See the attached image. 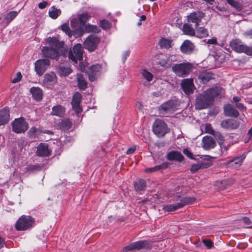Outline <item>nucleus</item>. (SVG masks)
Segmentation results:
<instances>
[{
  "mask_svg": "<svg viewBox=\"0 0 252 252\" xmlns=\"http://www.w3.org/2000/svg\"><path fill=\"white\" fill-rule=\"evenodd\" d=\"M192 67L190 63H184L174 65L172 67V69L178 76L184 77L190 72Z\"/></svg>",
  "mask_w": 252,
  "mask_h": 252,
  "instance_id": "obj_3",
  "label": "nucleus"
},
{
  "mask_svg": "<svg viewBox=\"0 0 252 252\" xmlns=\"http://www.w3.org/2000/svg\"><path fill=\"white\" fill-rule=\"evenodd\" d=\"M242 220L246 224L250 225L252 223L250 219L248 217H244Z\"/></svg>",
  "mask_w": 252,
  "mask_h": 252,
  "instance_id": "obj_63",
  "label": "nucleus"
},
{
  "mask_svg": "<svg viewBox=\"0 0 252 252\" xmlns=\"http://www.w3.org/2000/svg\"><path fill=\"white\" fill-rule=\"evenodd\" d=\"M90 18V16L87 12L83 13L79 16V20L80 23V27H84L85 23Z\"/></svg>",
  "mask_w": 252,
  "mask_h": 252,
  "instance_id": "obj_42",
  "label": "nucleus"
},
{
  "mask_svg": "<svg viewBox=\"0 0 252 252\" xmlns=\"http://www.w3.org/2000/svg\"><path fill=\"white\" fill-rule=\"evenodd\" d=\"M18 13L19 12L16 11L9 12L4 17L3 22L8 25L18 15Z\"/></svg>",
  "mask_w": 252,
  "mask_h": 252,
  "instance_id": "obj_34",
  "label": "nucleus"
},
{
  "mask_svg": "<svg viewBox=\"0 0 252 252\" xmlns=\"http://www.w3.org/2000/svg\"><path fill=\"white\" fill-rule=\"evenodd\" d=\"M216 145L214 138L209 136H204L202 139V147L206 150L214 148Z\"/></svg>",
  "mask_w": 252,
  "mask_h": 252,
  "instance_id": "obj_17",
  "label": "nucleus"
},
{
  "mask_svg": "<svg viewBox=\"0 0 252 252\" xmlns=\"http://www.w3.org/2000/svg\"><path fill=\"white\" fill-rule=\"evenodd\" d=\"M208 31L203 27H199L196 30V36L199 38H203L208 36Z\"/></svg>",
  "mask_w": 252,
  "mask_h": 252,
  "instance_id": "obj_41",
  "label": "nucleus"
},
{
  "mask_svg": "<svg viewBox=\"0 0 252 252\" xmlns=\"http://www.w3.org/2000/svg\"><path fill=\"white\" fill-rule=\"evenodd\" d=\"M100 42L99 38L94 34L89 35L84 42V47L89 51H94Z\"/></svg>",
  "mask_w": 252,
  "mask_h": 252,
  "instance_id": "obj_9",
  "label": "nucleus"
},
{
  "mask_svg": "<svg viewBox=\"0 0 252 252\" xmlns=\"http://www.w3.org/2000/svg\"><path fill=\"white\" fill-rule=\"evenodd\" d=\"M62 126H71L73 125L72 122L69 119H66L62 120Z\"/></svg>",
  "mask_w": 252,
  "mask_h": 252,
  "instance_id": "obj_56",
  "label": "nucleus"
},
{
  "mask_svg": "<svg viewBox=\"0 0 252 252\" xmlns=\"http://www.w3.org/2000/svg\"><path fill=\"white\" fill-rule=\"evenodd\" d=\"M142 75L143 77L148 81L150 82L152 80L153 78V74L149 71L144 69L142 71Z\"/></svg>",
  "mask_w": 252,
  "mask_h": 252,
  "instance_id": "obj_47",
  "label": "nucleus"
},
{
  "mask_svg": "<svg viewBox=\"0 0 252 252\" xmlns=\"http://www.w3.org/2000/svg\"><path fill=\"white\" fill-rule=\"evenodd\" d=\"M37 156L41 157H48L51 155V151L49 149L47 144L41 143L37 147L36 152Z\"/></svg>",
  "mask_w": 252,
  "mask_h": 252,
  "instance_id": "obj_14",
  "label": "nucleus"
},
{
  "mask_svg": "<svg viewBox=\"0 0 252 252\" xmlns=\"http://www.w3.org/2000/svg\"><path fill=\"white\" fill-rule=\"evenodd\" d=\"M48 42L51 47L43 48L42 52L44 57L57 60L60 55L66 56L67 49L64 48L63 41H60L55 37H49L48 38Z\"/></svg>",
  "mask_w": 252,
  "mask_h": 252,
  "instance_id": "obj_1",
  "label": "nucleus"
},
{
  "mask_svg": "<svg viewBox=\"0 0 252 252\" xmlns=\"http://www.w3.org/2000/svg\"><path fill=\"white\" fill-rule=\"evenodd\" d=\"M207 43L209 44H213V45H216L217 44V38L215 37H214L211 39H209L207 41Z\"/></svg>",
  "mask_w": 252,
  "mask_h": 252,
  "instance_id": "obj_59",
  "label": "nucleus"
},
{
  "mask_svg": "<svg viewBox=\"0 0 252 252\" xmlns=\"http://www.w3.org/2000/svg\"><path fill=\"white\" fill-rule=\"evenodd\" d=\"M100 69V65L96 64L90 66L88 68V70L87 72L91 73V74H95L96 72L99 71Z\"/></svg>",
  "mask_w": 252,
  "mask_h": 252,
  "instance_id": "obj_46",
  "label": "nucleus"
},
{
  "mask_svg": "<svg viewBox=\"0 0 252 252\" xmlns=\"http://www.w3.org/2000/svg\"><path fill=\"white\" fill-rule=\"evenodd\" d=\"M9 111L4 108L0 110V126L7 124L9 120Z\"/></svg>",
  "mask_w": 252,
  "mask_h": 252,
  "instance_id": "obj_24",
  "label": "nucleus"
},
{
  "mask_svg": "<svg viewBox=\"0 0 252 252\" xmlns=\"http://www.w3.org/2000/svg\"><path fill=\"white\" fill-rule=\"evenodd\" d=\"M203 243L208 249H211L213 247V243L209 240H204Z\"/></svg>",
  "mask_w": 252,
  "mask_h": 252,
  "instance_id": "obj_55",
  "label": "nucleus"
},
{
  "mask_svg": "<svg viewBox=\"0 0 252 252\" xmlns=\"http://www.w3.org/2000/svg\"><path fill=\"white\" fill-rule=\"evenodd\" d=\"M61 14V10L56 8L54 6L52 7V10L49 11V16L54 19H56Z\"/></svg>",
  "mask_w": 252,
  "mask_h": 252,
  "instance_id": "obj_38",
  "label": "nucleus"
},
{
  "mask_svg": "<svg viewBox=\"0 0 252 252\" xmlns=\"http://www.w3.org/2000/svg\"><path fill=\"white\" fill-rule=\"evenodd\" d=\"M213 103L211 97H208L204 92L196 96L195 108L197 110L207 108Z\"/></svg>",
  "mask_w": 252,
  "mask_h": 252,
  "instance_id": "obj_4",
  "label": "nucleus"
},
{
  "mask_svg": "<svg viewBox=\"0 0 252 252\" xmlns=\"http://www.w3.org/2000/svg\"><path fill=\"white\" fill-rule=\"evenodd\" d=\"M28 124L23 117L15 119L11 123V126H27Z\"/></svg>",
  "mask_w": 252,
  "mask_h": 252,
  "instance_id": "obj_37",
  "label": "nucleus"
},
{
  "mask_svg": "<svg viewBox=\"0 0 252 252\" xmlns=\"http://www.w3.org/2000/svg\"><path fill=\"white\" fill-rule=\"evenodd\" d=\"M30 92L34 99L39 101L42 98V91L38 87H32L31 89Z\"/></svg>",
  "mask_w": 252,
  "mask_h": 252,
  "instance_id": "obj_29",
  "label": "nucleus"
},
{
  "mask_svg": "<svg viewBox=\"0 0 252 252\" xmlns=\"http://www.w3.org/2000/svg\"><path fill=\"white\" fill-rule=\"evenodd\" d=\"M176 61L175 57L174 56H165L161 59L158 63L161 66L165 68H169L171 66L173 63Z\"/></svg>",
  "mask_w": 252,
  "mask_h": 252,
  "instance_id": "obj_21",
  "label": "nucleus"
},
{
  "mask_svg": "<svg viewBox=\"0 0 252 252\" xmlns=\"http://www.w3.org/2000/svg\"><path fill=\"white\" fill-rule=\"evenodd\" d=\"M223 113L225 116L237 118L239 115V113L235 107L230 104H226L223 107Z\"/></svg>",
  "mask_w": 252,
  "mask_h": 252,
  "instance_id": "obj_15",
  "label": "nucleus"
},
{
  "mask_svg": "<svg viewBox=\"0 0 252 252\" xmlns=\"http://www.w3.org/2000/svg\"><path fill=\"white\" fill-rule=\"evenodd\" d=\"M168 166V163L167 162H164L160 165L156 166L153 167L148 168L145 170V172L146 173H151L157 171L160 169H166Z\"/></svg>",
  "mask_w": 252,
  "mask_h": 252,
  "instance_id": "obj_35",
  "label": "nucleus"
},
{
  "mask_svg": "<svg viewBox=\"0 0 252 252\" xmlns=\"http://www.w3.org/2000/svg\"><path fill=\"white\" fill-rule=\"evenodd\" d=\"M90 81H94L95 79V74H91V73L87 72Z\"/></svg>",
  "mask_w": 252,
  "mask_h": 252,
  "instance_id": "obj_62",
  "label": "nucleus"
},
{
  "mask_svg": "<svg viewBox=\"0 0 252 252\" xmlns=\"http://www.w3.org/2000/svg\"><path fill=\"white\" fill-rule=\"evenodd\" d=\"M135 150H136L135 147L129 148L127 150L126 153L127 155L132 154L135 151Z\"/></svg>",
  "mask_w": 252,
  "mask_h": 252,
  "instance_id": "obj_64",
  "label": "nucleus"
},
{
  "mask_svg": "<svg viewBox=\"0 0 252 252\" xmlns=\"http://www.w3.org/2000/svg\"><path fill=\"white\" fill-rule=\"evenodd\" d=\"M80 104H71L72 108L77 115L82 111V108L80 107Z\"/></svg>",
  "mask_w": 252,
  "mask_h": 252,
  "instance_id": "obj_52",
  "label": "nucleus"
},
{
  "mask_svg": "<svg viewBox=\"0 0 252 252\" xmlns=\"http://www.w3.org/2000/svg\"><path fill=\"white\" fill-rule=\"evenodd\" d=\"M62 30L65 32L66 34H68L69 36H71V32L69 29V27L68 24H63L61 26Z\"/></svg>",
  "mask_w": 252,
  "mask_h": 252,
  "instance_id": "obj_50",
  "label": "nucleus"
},
{
  "mask_svg": "<svg viewBox=\"0 0 252 252\" xmlns=\"http://www.w3.org/2000/svg\"><path fill=\"white\" fill-rule=\"evenodd\" d=\"M229 46L237 53H244L247 55L252 56V46H249L244 44L239 39L232 40L229 43Z\"/></svg>",
  "mask_w": 252,
  "mask_h": 252,
  "instance_id": "obj_2",
  "label": "nucleus"
},
{
  "mask_svg": "<svg viewBox=\"0 0 252 252\" xmlns=\"http://www.w3.org/2000/svg\"><path fill=\"white\" fill-rule=\"evenodd\" d=\"M152 247L151 243L147 241H139L124 247L122 252H127L129 251H134L142 249L145 250H149L152 248Z\"/></svg>",
  "mask_w": 252,
  "mask_h": 252,
  "instance_id": "obj_5",
  "label": "nucleus"
},
{
  "mask_svg": "<svg viewBox=\"0 0 252 252\" xmlns=\"http://www.w3.org/2000/svg\"><path fill=\"white\" fill-rule=\"evenodd\" d=\"M181 88L187 95L193 94L195 87L193 83V80L192 78L184 79L181 83Z\"/></svg>",
  "mask_w": 252,
  "mask_h": 252,
  "instance_id": "obj_11",
  "label": "nucleus"
},
{
  "mask_svg": "<svg viewBox=\"0 0 252 252\" xmlns=\"http://www.w3.org/2000/svg\"><path fill=\"white\" fill-rule=\"evenodd\" d=\"M59 74L61 76H67L72 72V69L68 64H61L58 68Z\"/></svg>",
  "mask_w": 252,
  "mask_h": 252,
  "instance_id": "obj_26",
  "label": "nucleus"
},
{
  "mask_svg": "<svg viewBox=\"0 0 252 252\" xmlns=\"http://www.w3.org/2000/svg\"><path fill=\"white\" fill-rule=\"evenodd\" d=\"M221 126H238L236 120L232 119H228L221 123Z\"/></svg>",
  "mask_w": 252,
  "mask_h": 252,
  "instance_id": "obj_43",
  "label": "nucleus"
},
{
  "mask_svg": "<svg viewBox=\"0 0 252 252\" xmlns=\"http://www.w3.org/2000/svg\"><path fill=\"white\" fill-rule=\"evenodd\" d=\"M183 152L185 155H186L189 158H193L192 154L189 150L188 149H184L183 151Z\"/></svg>",
  "mask_w": 252,
  "mask_h": 252,
  "instance_id": "obj_57",
  "label": "nucleus"
},
{
  "mask_svg": "<svg viewBox=\"0 0 252 252\" xmlns=\"http://www.w3.org/2000/svg\"><path fill=\"white\" fill-rule=\"evenodd\" d=\"M47 5V1H43L39 3L38 4V7L40 9H44L46 7Z\"/></svg>",
  "mask_w": 252,
  "mask_h": 252,
  "instance_id": "obj_60",
  "label": "nucleus"
},
{
  "mask_svg": "<svg viewBox=\"0 0 252 252\" xmlns=\"http://www.w3.org/2000/svg\"><path fill=\"white\" fill-rule=\"evenodd\" d=\"M245 156L242 155L239 157L234 158L233 159H230L226 163V166L227 167L237 168L240 167L245 158Z\"/></svg>",
  "mask_w": 252,
  "mask_h": 252,
  "instance_id": "obj_13",
  "label": "nucleus"
},
{
  "mask_svg": "<svg viewBox=\"0 0 252 252\" xmlns=\"http://www.w3.org/2000/svg\"><path fill=\"white\" fill-rule=\"evenodd\" d=\"M146 19V17L144 15H142L140 16L139 22L137 23V25L140 26L142 25L141 22L143 21H145Z\"/></svg>",
  "mask_w": 252,
  "mask_h": 252,
  "instance_id": "obj_61",
  "label": "nucleus"
},
{
  "mask_svg": "<svg viewBox=\"0 0 252 252\" xmlns=\"http://www.w3.org/2000/svg\"><path fill=\"white\" fill-rule=\"evenodd\" d=\"M16 77L14 78L12 80L11 82L13 83H16L17 82H19L22 77V75L21 73V72H18L16 73Z\"/></svg>",
  "mask_w": 252,
  "mask_h": 252,
  "instance_id": "obj_53",
  "label": "nucleus"
},
{
  "mask_svg": "<svg viewBox=\"0 0 252 252\" xmlns=\"http://www.w3.org/2000/svg\"><path fill=\"white\" fill-rule=\"evenodd\" d=\"M84 31L87 32H99L100 30L96 26H93L90 24L84 25V27H80V28L76 30L77 32L79 35L83 34Z\"/></svg>",
  "mask_w": 252,
  "mask_h": 252,
  "instance_id": "obj_19",
  "label": "nucleus"
},
{
  "mask_svg": "<svg viewBox=\"0 0 252 252\" xmlns=\"http://www.w3.org/2000/svg\"><path fill=\"white\" fill-rule=\"evenodd\" d=\"M12 128L13 131L17 133L24 132L28 129V127H12Z\"/></svg>",
  "mask_w": 252,
  "mask_h": 252,
  "instance_id": "obj_49",
  "label": "nucleus"
},
{
  "mask_svg": "<svg viewBox=\"0 0 252 252\" xmlns=\"http://www.w3.org/2000/svg\"><path fill=\"white\" fill-rule=\"evenodd\" d=\"M33 223L34 220L31 217L22 216L17 220L15 227L18 230H25L32 227Z\"/></svg>",
  "mask_w": 252,
  "mask_h": 252,
  "instance_id": "obj_7",
  "label": "nucleus"
},
{
  "mask_svg": "<svg viewBox=\"0 0 252 252\" xmlns=\"http://www.w3.org/2000/svg\"><path fill=\"white\" fill-rule=\"evenodd\" d=\"M44 82L51 85L55 84L56 82V74L53 72L45 74Z\"/></svg>",
  "mask_w": 252,
  "mask_h": 252,
  "instance_id": "obj_33",
  "label": "nucleus"
},
{
  "mask_svg": "<svg viewBox=\"0 0 252 252\" xmlns=\"http://www.w3.org/2000/svg\"><path fill=\"white\" fill-rule=\"evenodd\" d=\"M212 165L211 161H199L196 164L192 165L190 170L192 173H194L200 169H205L209 167Z\"/></svg>",
  "mask_w": 252,
  "mask_h": 252,
  "instance_id": "obj_18",
  "label": "nucleus"
},
{
  "mask_svg": "<svg viewBox=\"0 0 252 252\" xmlns=\"http://www.w3.org/2000/svg\"><path fill=\"white\" fill-rule=\"evenodd\" d=\"M222 90L220 87H215L209 88L204 92L208 97H211V101L213 102L214 97L218 96L221 94Z\"/></svg>",
  "mask_w": 252,
  "mask_h": 252,
  "instance_id": "obj_16",
  "label": "nucleus"
},
{
  "mask_svg": "<svg viewBox=\"0 0 252 252\" xmlns=\"http://www.w3.org/2000/svg\"><path fill=\"white\" fill-rule=\"evenodd\" d=\"M236 107L240 110H246V108L244 106V104L241 103H237L235 104Z\"/></svg>",
  "mask_w": 252,
  "mask_h": 252,
  "instance_id": "obj_58",
  "label": "nucleus"
},
{
  "mask_svg": "<svg viewBox=\"0 0 252 252\" xmlns=\"http://www.w3.org/2000/svg\"><path fill=\"white\" fill-rule=\"evenodd\" d=\"M172 40L171 39L161 38L159 41V45L161 49H168L172 47Z\"/></svg>",
  "mask_w": 252,
  "mask_h": 252,
  "instance_id": "obj_31",
  "label": "nucleus"
},
{
  "mask_svg": "<svg viewBox=\"0 0 252 252\" xmlns=\"http://www.w3.org/2000/svg\"><path fill=\"white\" fill-rule=\"evenodd\" d=\"M152 131L158 137H160L169 132L170 129L168 127H152Z\"/></svg>",
  "mask_w": 252,
  "mask_h": 252,
  "instance_id": "obj_25",
  "label": "nucleus"
},
{
  "mask_svg": "<svg viewBox=\"0 0 252 252\" xmlns=\"http://www.w3.org/2000/svg\"><path fill=\"white\" fill-rule=\"evenodd\" d=\"M195 200L196 198L194 197L187 196L181 198L178 203L180 205V207L181 208L185 205L193 203Z\"/></svg>",
  "mask_w": 252,
  "mask_h": 252,
  "instance_id": "obj_30",
  "label": "nucleus"
},
{
  "mask_svg": "<svg viewBox=\"0 0 252 252\" xmlns=\"http://www.w3.org/2000/svg\"><path fill=\"white\" fill-rule=\"evenodd\" d=\"M100 27L104 30H108L111 28V24L106 20H102L100 21Z\"/></svg>",
  "mask_w": 252,
  "mask_h": 252,
  "instance_id": "obj_48",
  "label": "nucleus"
},
{
  "mask_svg": "<svg viewBox=\"0 0 252 252\" xmlns=\"http://www.w3.org/2000/svg\"><path fill=\"white\" fill-rule=\"evenodd\" d=\"M227 2L231 6L235 8L238 11H241L242 9V5L235 0H226Z\"/></svg>",
  "mask_w": 252,
  "mask_h": 252,
  "instance_id": "obj_44",
  "label": "nucleus"
},
{
  "mask_svg": "<svg viewBox=\"0 0 252 252\" xmlns=\"http://www.w3.org/2000/svg\"><path fill=\"white\" fill-rule=\"evenodd\" d=\"M178 202L175 204H168L163 207V210L166 212L174 211L181 208Z\"/></svg>",
  "mask_w": 252,
  "mask_h": 252,
  "instance_id": "obj_40",
  "label": "nucleus"
},
{
  "mask_svg": "<svg viewBox=\"0 0 252 252\" xmlns=\"http://www.w3.org/2000/svg\"><path fill=\"white\" fill-rule=\"evenodd\" d=\"M204 16V14L202 12L200 11H194L190 13L187 16L188 21L189 23H194L195 26L197 27Z\"/></svg>",
  "mask_w": 252,
  "mask_h": 252,
  "instance_id": "obj_12",
  "label": "nucleus"
},
{
  "mask_svg": "<svg viewBox=\"0 0 252 252\" xmlns=\"http://www.w3.org/2000/svg\"><path fill=\"white\" fill-rule=\"evenodd\" d=\"M183 30L186 34L193 36L195 34L194 29L187 24L184 25Z\"/></svg>",
  "mask_w": 252,
  "mask_h": 252,
  "instance_id": "obj_39",
  "label": "nucleus"
},
{
  "mask_svg": "<svg viewBox=\"0 0 252 252\" xmlns=\"http://www.w3.org/2000/svg\"><path fill=\"white\" fill-rule=\"evenodd\" d=\"M179 106L178 101L169 100L161 104L159 108V111L162 115L170 114L177 110Z\"/></svg>",
  "mask_w": 252,
  "mask_h": 252,
  "instance_id": "obj_6",
  "label": "nucleus"
},
{
  "mask_svg": "<svg viewBox=\"0 0 252 252\" xmlns=\"http://www.w3.org/2000/svg\"><path fill=\"white\" fill-rule=\"evenodd\" d=\"M195 46L189 40H186L184 41L180 47L181 51L186 54H189L194 50Z\"/></svg>",
  "mask_w": 252,
  "mask_h": 252,
  "instance_id": "obj_20",
  "label": "nucleus"
},
{
  "mask_svg": "<svg viewBox=\"0 0 252 252\" xmlns=\"http://www.w3.org/2000/svg\"><path fill=\"white\" fill-rule=\"evenodd\" d=\"M153 126H166V124L163 120L159 119H157L155 121L153 124Z\"/></svg>",
  "mask_w": 252,
  "mask_h": 252,
  "instance_id": "obj_51",
  "label": "nucleus"
},
{
  "mask_svg": "<svg viewBox=\"0 0 252 252\" xmlns=\"http://www.w3.org/2000/svg\"><path fill=\"white\" fill-rule=\"evenodd\" d=\"M213 74L210 72L203 71L198 75L199 79L203 83H206L213 79Z\"/></svg>",
  "mask_w": 252,
  "mask_h": 252,
  "instance_id": "obj_27",
  "label": "nucleus"
},
{
  "mask_svg": "<svg viewBox=\"0 0 252 252\" xmlns=\"http://www.w3.org/2000/svg\"><path fill=\"white\" fill-rule=\"evenodd\" d=\"M83 51L82 45L80 44L75 45L72 50L67 51V55L68 58L74 63H77V61H81L83 58Z\"/></svg>",
  "mask_w": 252,
  "mask_h": 252,
  "instance_id": "obj_8",
  "label": "nucleus"
},
{
  "mask_svg": "<svg viewBox=\"0 0 252 252\" xmlns=\"http://www.w3.org/2000/svg\"><path fill=\"white\" fill-rule=\"evenodd\" d=\"M82 100V95L78 92H76L72 97L71 104H80Z\"/></svg>",
  "mask_w": 252,
  "mask_h": 252,
  "instance_id": "obj_45",
  "label": "nucleus"
},
{
  "mask_svg": "<svg viewBox=\"0 0 252 252\" xmlns=\"http://www.w3.org/2000/svg\"><path fill=\"white\" fill-rule=\"evenodd\" d=\"M50 64L48 59H40L36 61L34 63V68L36 73L42 75L47 69Z\"/></svg>",
  "mask_w": 252,
  "mask_h": 252,
  "instance_id": "obj_10",
  "label": "nucleus"
},
{
  "mask_svg": "<svg viewBox=\"0 0 252 252\" xmlns=\"http://www.w3.org/2000/svg\"><path fill=\"white\" fill-rule=\"evenodd\" d=\"M77 79L78 88L82 90H85L87 86V83L83 75L81 74L78 73L77 74Z\"/></svg>",
  "mask_w": 252,
  "mask_h": 252,
  "instance_id": "obj_32",
  "label": "nucleus"
},
{
  "mask_svg": "<svg viewBox=\"0 0 252 252\" xmlns=\"http://www.w3.org/2000/svg\"><path fill=\"white\" fill-rule=\"evenodd\" d=\"M64 113V108L61 105L54 106L52 109L51 114L58 117H63Z\"/></svg>",
  "mask_w": 252,
  "mask_h": 252,
  "instance_id": "obj_28",
  "label": "nucleus"
},
{
  "mask_svg": "<svg viewBox=\"0 0 252 252\" xmlns=\"http://www.w3.org/2000/svg\"><path fill=\"white\" fill-rule=\"evenodd\" d=\"M167 158L170 161L176 160L181 162L184 159V157L180 152L172 151L167 154Z\"/></svg>",
  "mask_w": 252,
  "mask_h": 252,
  "instance_id": "obj_23",
  "label": "nucleus"
},
{
  "mask_svg": "<svg viewBox=\"0 0 252 252\" xmlns=\"http://www.w3.org/2000/svg\"><path fill=\"white\" fill-rule=\"evenodd\" d=\"M134 188L136 190H143L145 189L146 184L145 180L139 179L134 182Z\"/></svg>",
  "mask_w": 252,
  "mask_h": 252,
  "instance_id": "obj_36",
  "label": "nucleus"
},
{
  "mask_svg": "<svg viewBox=\"0 0 252 252\" xmlns=\"http://www.w3.org/2000/svg\"><path fill=\"white\" fill-rule=\"evenodd\" d=\"M41 166L38 165H31L29 166L28 167V170L29 171H32L34 170H40L41 169Z\"/></svg>",
  "mask_w": 252,
  "mask_h": 252,
  "instance_id": "obj_54",
  "label": "nucleus"
},
{
  "mask_svg": "<svg viewBox=\"0 0 252 252\" xmlns=\"http://www.w3.org/2000/svg\"><path fill=\"white\" fill-rule=\"evenodd\" d=\"M205 132L209 133L214 136L219 144H221L224 141V137L220 132L215 131L213 127H204Z\"/></svg>",
  "mask_w": 252,
  "mask_h": 252,
  "instance_id": "obj_22",
  "label": "nucleus"
}]
</instances>
